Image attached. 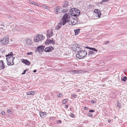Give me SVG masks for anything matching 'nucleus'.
I'll use <instances>...</instances> for the list:
<instances>
[{"mask_svg": "<svg viewBox=\"0 0 127 127\" xmlns=\"http://www.w3.org/2000/svg\"><path fill=\"white\" fill-rule=\"evenodd\" d=\"M78 52V54H76V57L79 59L83 58L87 55L86 51L83 50H79Z\"/></svg>", "mask_w": 127, "mask_h": 127, "instance_id": "1", "label": "nucleus"}, {"mask_svg": "<svg viewBox=\"0 0 127 127\" xmlns=\"http://www.w3.org/2000/svg\"><path fill=\"white\" fill-rule=\"evenodd\" d=\"M70 17L69 15L67 14H64L61 21L62 22V25H64L66 23L70 21Z\"/></svg>", "mask_w": 127, "mask_h": 127, "instance_id": "2", "label": "nucleus"}, {"mask_svg": "<svg viewBox=\"0 0 127 127\" xmlns=\"http://www.w3.org/2000/svg\"><path fill=\"white\" fill-rule=\"evenodd\" d=\"M1 43L4 45L8 44L9 43V37L7 35L5 36L0 40Z\"/></svg>", "mask_w": 127, "mask_h": 127, "instance_id": "3", "label": "nucleus"}, {"mask_svg": "<svg viewBox=\"0 0 127 127\" xmlns=\"http://www.w3.org/2000/svg\"><path fill=\"white\" fill-rule=\"evenodd\" d=\"M44 38L42 34L37 35L34 38V41L36 42H38L40 40H43Z\"/></svg>", "mask_w": 127, "mask_h": 127, "instance_id": "4", "label": "nucleus"}, {"mask_svg": "<svg viewBox=\"0 0 127 127\" xmlns=\"http://www.w3.org/2000/svg\"><path fill=\"white\" fill-rule=\"evenodd\" d=\"M14 59V57H11L10 59L6 60L8 62L7 65H13L14 64L13 60Z\"/></svg>", "mask_w": 127, "mask_h": 127, "instance_id": "5", "label": "nucleus"}, {"mask_svg": "<svg viewBox=\"0 0 127 127\" xmlns=\"http://www.w3.org/2000/svg\"><path fill=\"white\" fill-rule=\"evenodd\" d=\"M62 10V8H59L58 7H56L55 8L54 10V13L56 14L60 13Z\"/></svg>", "mask_w": 127, "mask_h": 127, "instance_id": "6", "label": "nucleus"}, {"mask_svg": "<svg viewBox=\"0 0 127 127\" xmlns=\"http://www.w3.org/2000/svg\"><path fill=\"white\" fill-rule=\"evenodd\" d=\"M45 48V46H38L36 49V51H37L39 53H41L44 50V49Z\"/></svg>", "mask_w": 127, "mask_h": 127, "instance_id": "7", "label": "nucleus"}, {"mask_svg": "<svg viewBox=\"0 0 127 127\" xmlns=\"http://www.w3.org/2000/svg\"><path fill=\"white\" fill-rule=\"evenodd\" d=\"M94 12L95 13L96 16H98L99 18L100 17L101 13L100 11L99 10L97 9H95L94 10Z\"/></svg>", "mask_w": 127, "mask_h": 127, "instance_id": "8", "label": "nucleus"}, {"mask_svg": "<svg viewBox=\"0 0 127 127\" xmlns=\"http://www.w3.org/2000/svg\"><path fill=\"white\" fill-rule=\"evenodd\" d=\"M47 37H51L53 34V31L52 29H50L48 30L47 31Z\"/></svg>", "mask_w": 127, "mask_h": 127, "instance_id": "9", "label": "nucleus"}, {"mask_svg": "<svg viewBox=\"0 0 127 127\" xmlns=\"http://www.w3.org/2000/svg\"><path fill=\"white\" fill-rule=\"evenodd\" d=\"M21 61L22 63L27 65H29L31 64L30 62L27 59H22L21 60Z\"/></svg>", "mask_w": 127, "mask_h": 127, "instance_id": "10", "label": "nucleus"}, {"mask_svg": "<svg viewBox=\"0 0 127 127\" xmlns=\"http://www.w3.org/2000/svg\"><path fill=\"white\" fill-rule=\"evenodd\" d=\"M55 41L53 39L49 40L48 39L45 42V43L46 44H48L51 43L53 44H54L55 43Z\"/></svg>", "mask_w": 127, "mask_h": 127, "instance_id": "11", "label": "nucleus"}, {"mask_svg": "<svg viewBox=\"0 0 127 127\" xmlns=\"http://www.w3.org/2000/svg\"><path fill=\"white\" fill-rule=\"evenodd\" d=\"M31 44V40L30 39H28L26 41L25 43L26 46H28L30 45Z\"/></svg>", "mask_w": 127, "mask_h": 127, "instance_id": "12", "label": "nucleus"}, {"mask_svg": "<svg viewBox=\"0 0 127 127\" xmlns=\"http://www.w3.org/2000/svg\"><path fill=\"white\" fill-rule=\"evenodd\" d=\"M54 48L52 46L49 47H48L44 49V51L46 52H49L53 50Z\"/></svg>", "mask_w": 127, "mask_h": 127, "instance_id": "13", "label": "nucleus"}, {"mask_svg": "<svg viewBox=\"0 0 127 127\" xmlns=\"http://www.w3.org/2000/svg\"><path fill=\"white\" fill-rule=\"evenodd\" d=\"M77 10V9L76 8H72L70 10V13L72 16H73V15L75 14L76 13V11Z\"/></svg>", "mask_w": 127, "mask_h": 127, "instance_id": "14", "label": "nucleus"}, {"mask_svg": "<svg viewBox=\"0 0 127 127\" xmlns=\"http://www.w3.org/2000/svg\"><path fill=\"white\" fill-rule=\"evenodd\" d=\"M13 55V53L12 52H10V53L6 55V60H7L8 59H10L11 57H14L12 56Z\"/></svg>", "mask_w": 127, "mask_h": 127, "instance_id": "15", "label": "nucleus"}, {"mask_svg": "<svg viewBox=\"0 0 127 127\" xmlns=\"http://www.w3.org/2000/svg\"><path fill=\"white\" fill-rule=\"evenodd\" d=\"M3 61H0V69H3L4 68L5 66Z\"/></svg>", "mask_w": 127, "mask_h": 127, "instance_id": "16", "label": "nucleus"}, {"mask_svg": "<svg viewBox=\"0 0 127 127\" xmlns=\"http://www.w3.org/2000/svg\"><path fill=\"white\" fill-rule=\"evenodd\" d=\"M63 22L61 21V22L58 24V25L56 26L55 28V30H58L61 27Z\"/></svg>", "mask_w": 127, "mask_h": 127, "instance_id": "17", "label": "nucleus"}, {"mask_svg": "<svg viewBox=\"0 0 127 127\" xmlns=\"http://www.w3.org/2000/svg\"><path fill=\"white\" fill-rule=\"evenodd\" d=\"M75 46V50H76L77 52L79 51V50H81V49L80 48V45L78 44H76Z\"/></svg>", "mask_w": 127, "mask_h": 127, "instance_id": "18", "label": "nucleus"}, {"mask_svg": "<svg viewBox=\"0 0 127 127\" xmlns=\"http://www.w3.org/2000/svg\"><path fill=\"white\" fill-rule=\"evenodd\" d=\"M35 93V92L31 91L26 92V94L28 95H33Z\"/></svg>", "mask_w": 127, "mask_h": 127, "instance_id": "19", "label": "nucleus"}, {"mask_svg": "<svg viewBox=\"0 0 127 127\" xmlns=\"http://www.w3.org/2000/svg\"><path fill=\"white\" fill-rule=\"evenodd\" d=\"M76 13H75V14L73 15V16H74L77 17L79 16L80 14V11L77 9V10L76 11Z\"/></svg>", "mask_w": 127, "mask_h": 127, "instance_id": "20", "label": "nucleus"}, {"mask_svg": "<svg viewBox=\"0 0 127 127\" xmlns=\"http://www.w3.org/2000/svg\"><path fill=\"white\" fill-rule=\"evenodd\" d=\"M71 22L72 25H74L77 23V21L76 19H74L73 18L72 20L71 21Z\"/></svg>", "mask_w": 127, "mask_h": 127, "instance_id": "21", "label": "nucleus"}, {"mask_svg": "<svg viewBox=\"0 0 127 127\" xmlns=\"http://www.w3.org/2000/svg\"><path fill=\"white\" fill-rule=\"evenodd\" d=\"M39 114L40 116L42 118L46 114V113L45 112H39Z\"/></svg>", "mask_w": 127, "mask_h": 127, "instance_id": "22", "label": "nucleus"}, {"mask_svg": "<svg viewBox=\"0 0 127 127\" xmlns=\"http://www.w3.org/2000/svg\"><path fill=\"white\" fill-rule=\"evenodd\" d=\"M94 54V52L92 51H89L88 56H92Z\"/></svg>", "mask_w": 127, "mask_h": 127, "instance_id": "23", "label": "nucleus"}, {"mask_svg": "<svg viewBox=\"0 0 127 127\" xmlns=\"http://www.w3.org/2000/svg\"><path fill=\"white\" fill-rule=\"evenodd\" d=\"M85 47L87 49H88L90 50H91L92 51H94L95 52H97V50L95 48H91L90 47Z\"/></svg>", "mask_w": 127, "mask_h": 127, "instance_id": "24", "label": "nucleus"}, {"mask_svg": "<svg viewBox=\"0 0 127 127\" xmlns=\"http://www.w3.org/2000/svg\"><path fill=\"white\" fill-rule=\"evenodd\" d=\"M80 71H77L75 70H71L70 71L71 73L73 74H76L79 73L80 72Z\"/></svg>", "mask_w": 127, "mask_h": 127, "instance_id": "25", "label": "nucleus"}, {"mask_svg": "<svg viewBox=\"0 0 127 127\" xmlns=\"http://www.w3.org/2000/svg\"><path fill=\"white\" fill-rule=\"evenodd\" d=\"M80 29H77L74 30V32L75 33V35H77L79 34V33L80 32Z\"/></svg>", "mask_w": 127, "mask_h": 127, "instance_id": "26", "label": "nucleus"}, {"mask_svg": "<svg viewBox=\"0 0 127 127\" xmlns=\"http://www.w3.org/2000/svg\"><path fill=\"white\" fill-rule=\"evenodd\" d=\"M68 5V3L67 1H66L64 4V5L63 6L65 8L67 7Z\"/></svg>", "mask_w": 127, "mask_h": 127, "instance_id": "27", "label": "nucleus"}, {"mask_svg": "<svg viewBox=\"0 0 127 127\" xmlns=\"http://www.w3.org/2000/svg\"><path fill=\"white\" fill-rule=\"evenodd\" d=\"M127 80V77L126 76L124 77L123 78H121V80L123 81H126Z\"/></svg>", "mask_w": 127, "mask_h": 127, "instance_id": "28", "label": "nucleus"}, {"mask_svg": "<svg viewBox=\"0 0 127 127\" xmlns=\"http://www.w3.org/2000/svg\"><path fill=\"white\" fill-rule=\"evenodd\" d=\"M109 0H103L100 3L102 5V3L103 2H106L108 1Z\"/></svg>", "mask_w": 127, "mask_h": 127, "instance_id": "29", "label": "nucleus"}, {"mask_svg": "<svg viewBox=\"0 0 127 127\" xmlns=\"http://www.w3.org/2000/svg\"><path fill=\"white\" fill-rule=\"evenodd\" d=\"M68 9H65L64 10H63L62 9V10L61 11V12H62L64 13H66L68 11Z\"/></svg>", "mask_w": 127, "mask_h": 127, "instance_id": "30", "label": "nucleus"}, {"mask_svg": "<svg viewBox=\"0 0 127 127\" xmlns=\"http://www.w3.org/2000/svg\"><path fill=\"white\" fill-rule=\"evenodd\" d=\"M68 101V100L66 99H64L62 101V103L63 104H65L66 102Z\"/></svg>", "mask_w": 127, "mask_h": 127, "instance_id": "31", "label": "nucleus"}, {"mask_svg": "<svg viewBox=\"0 0 127 127\" xmlns=\"http://www.w3.org/2000/svg\"><path fill=\"white\" fill-rule=\"evenodd\" d=\"M117 107L119 108H120L121 107V106H120V104L119 102V101H118L117 102Z\"/></svg>", "mask_w": 127, "mask_h": 127, "instance_id": "32", "label": "nucleus"}, {"mask_svg": "<svg viewBox=\"0 0 127 127\" xmlns=\"http://www.w3.org/2000/svg\"><path fill=\"white\" fill-rule=\"evenodd\" d=\"M43 7L44 8L46 9H49V7L48 6L46 5H44L43 6Z\"/></svg>", "mask_w": 127, "mask_h": 127, "instance_id": "33", "label": "nucleus"}, {"mask_svg": "<svg viewBox=\"0 0 127 127\" xmlns=\"http://www.w3.org/2000/svg\"><path fill=\"white\" fill-rule=\"evenodd\" d=\"M31 3L36 6H37L38 5V4L34 2H32Z\"/></svg>", "mask_w": 127, "mask_h": 127, "instance_id": "34", "label": "nucleus"}, {"mask_svg": "<svg viewBox=\"0 0 127 127\" xmlns=\"http://www.w3.org/2000/svg\"><path fill=\"white\" fill-rule=\"evenodd\" d=\"M87 115H88V116L89 117H93V115H92V114L91 113H89Z\"/></svg>", "mask_w": 127, "mask_h": 127, "instance_id": "35", "label": "nucleus"}, {"mask_svg": "<svg viewBox=\"0 0 127 127\" xmlns=\"http://www.w3.org/2000/svg\"><path fill=\"white\" fill-rule=\"evenodd\" d=\"M70 116L71 117L73 118H74L75 117L74 115L72 113H71Z\"/></svg>", "mask_w": 127, "mask_h": 127, "instance_id": "36", "label": "nucleus"}, {"mask_svg": "<svg viewBox=\"0 0 127 127\" xmlns=\"http://www.w3.org/2000/svg\"><path fill=\"white\" fill-rule=\"evenodd\" d=\"M28 70L26 69L25 70H24L23 71V72L22 73V74L23 75L24 74H25L26 72Z\"/></svg>", "mask_w": 127, "mask_h": 127, "instance_id": "37", "label": "nucleus"}, {"mask_svg": "<svg viewBox=\"0 0 127 127\" xmlns=\"http://www.w3.org/2000/svg\"><path fill=\"white\" fill-rule=\"evenodd\" d=\"M57 123L58 124L62 123V121L60 120H58L57 121Z\"/></svg>", "mask_w": 127, "mask_h": 127, "instance_id": "38", "label": "nucleus"}, {"mask_svg": "<svg viewBox=\"0 0 127 127\" xmlns=\"http://www.w3.org/2000/svg\"><path fill=\"white\" fill-rule=\"evenodd\" d=\"M27 55H32V52H28L27 53Z\"/></svg>", "mask_w": 127, "mask_h": 127, "instance_id": "39", "label": "nucleus"}, {"mask_svg": "<svg viewBox=\"0 0 127 127\" xmlns=\"http://www.w3.org/2000/svg\"><path fill=\"white\" fill-rule=\"evenodd\" d=\"M89 112L92 113V112H95V111L94 110H89Z\"/></svg>", "mask_w": 127, "mask_h": 127, "instance_id": "40", "label": "nucleus"}, {"mask_svg": "<svg viewBox=\"0 0 127 127\" xmlns=\"http://www.w3.org/2000/svg\"><path fill=\"white\" fill-rule=\"evenodd\" d=\"M72 96L74 98H76L77 97V95H72Z\"/></svg>", "mask_w": 127, "mask_h": 127, "instance_id": "41", "label": "nucleus"}, {"mask_svg": "<svg viewBox=\"0 0 127 127\" xmlns=\"http://www.w3.org/2000/svg\"><path fill=\"white\" fill-rule=\"evenodd\" d=\"M7 112L9 113H10L11 112V110L10 109H8L7 110Z\"/></svg>", "mask_w": 127, "mask_h": 127, "instance_id": "42", "label": "nucleus"}, {"mask_svg": "<svg viewBox=\"0 0 127 127\" xmlns=\"http://www.w3.org/2000/svg\"><path fill=\"white\" fill-rule=\"evenodd\" d=\"M62 96V94H59V95L58 96L59 97H61Z\"/></svg>", "mask_w": 127, "mask_h": 127, "instance_id": "43", "label": "nucleus"}, {"mask_svg": "<svg viewBox=\"0 0 127 127\" xmlns=\"http://www.w3.org/2000/svg\"><path fill=\"white\" fill-rule=\"evenodd\" d=\"M109 41H106L105 43V44L106 45L109 43Z\"/></svg>", "mask_w": 127, "mask_h": 127, "instance_id": "44", "label": "nucleus"}, {"mask_svg": "<svg viewBox=\"0 0 127 127\" xmlns=\"http://www.w3.org/2000/svg\"><path fill=\"white\" fill-rule=\"evenodd\" d=\"M95 100H93L91 101V102L92 103H95Z\"/></svg>", "mask_w": 127, "mask_h": 127, "instance_id": "45", "label": "nucleus"}, {"mask_svg": "<svg viewBox=\"0 0 127 127\" xmlns=\"http://www.w3.org/2000/svg\"><path fill=\"white\" fill-rule=\"evenodd\" d=\"M1 114L2 115H4L5 114V113L4 112H2Z\"/></svg>", "mask_w": 127, "mask_h": 127, "instance_id": "46", "label": "nucleus"}, {"mask_svg": "<svg viewBox=\"0 0 127 127\" xmlns=\"http://www.w3.org/2000/svg\"><path fill=\"white\" fill-rule=\"evenodd\" d=\"M65 107L66 108H67L68 107V105H65Z\"/></svg>", "mask_w": 127, "mask_h": 127, "instance_id": "47", "label": "nucleus"}, {"mask_svg": "<svg viewBox=\"0 0 127 127\" xmlns=\"http://www.w3.org/2000/svg\"><path fill=\"white\" fill-rule=\"evenodd\" d=\"M88 109L86 107H85L84 108V110H86V109Z\"/></svg>", "mask_w": 127, "mask_h": 127, "instance_id": "48", "label": "nucleus"}, {"mask_svg": "<svg viewBox=\"0 0 127 127\" xmlns=\"http://www.w3.org/2000/svg\"><path fill=\"white\" fill-rule=\"evenodd\" d=\"M1 25V26L3 27H4V24H2Z\"/></svg>", "mask_w": 127, "mask_h": 127, "instance_id": "49", "label": "nucleus"}, {"mask_svg": "<svg viewBox=\"0 0 127 127\" xmlns=\"http://www.w3.org/2000/svg\"><path fill=\"white\" fill-rule=\"evenodd\" d=\"M33 72L35 73V72H36V70H33Z\"/></svg>", "mask_w": 127, "mask_h": 127, "instance_id": "50", "label": "nucleus"}, {"mask_svg": "<svg viewBox=\"0 0 127 127\" xmlns=\"http://www.w3.org/2000/svg\"><path fill=\"white\" fill-rule=\"evenodd\" d=\"M111 120H108V123H109L110 122Z\"/></svg>", "mask_w": 127, "mask_h": 127, "instance_id": "51", "label": "nucleus"}, {"mask_svg": "<svg viewBox=\"0 0 127 127\" xmlns=\"http://www.w3.org/2000/svg\"><path fill=\"white\" fill-rule=\"evenodd\" d=\"M0 28H1L2 29H3V27H0Z\"/></svg>", "mask_w": 127, "mask_h": 127, "instance_id": "52", "label": "nucleus"}, {"mask_svg": "<svg viewBox=\"0 0 127 127\" xmlns=\"http://www.w3.org/2000/svg\"><path fill=\"white\" fill-rule=\"evenodd\" d=\"M121 11L123 12V10H121Z\"/></svg>", "mask_w": 127, "mask_h": 127, "instance_id": "53", "label": "nucleus"}, {"mask_svg": "<svg viewBox=\"0 0 127 127\" xmlns=\"http://www.w3.org/2000/svg\"><path fill=\"white\" fill-rule=\"evenodd\" d=\"M80 89H79V90H78V91H80Z\"/></svg>", "mask_w": 127, "mask_h": 127, "instance_id": "54", "label": "nucleus"}, {"mask_svg": "<svg viewBox=\"0 0 127 127\" xmlns=\"http://www.w3.org/2000/svg\"><path fill=\"white\" fill-rule=\"evenodd\" d=\"M0 57H1V56H0Z\"/></svg>", "mask_w": 127, "mask_h": 127, "instance_id": "55", "label": "nucleus"}]
</instances>
